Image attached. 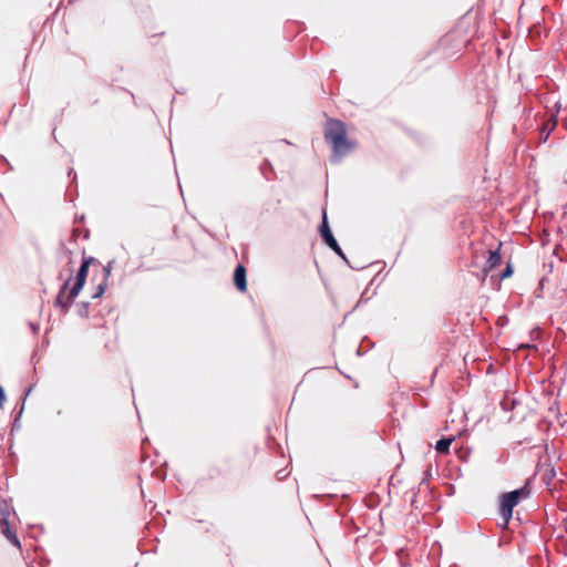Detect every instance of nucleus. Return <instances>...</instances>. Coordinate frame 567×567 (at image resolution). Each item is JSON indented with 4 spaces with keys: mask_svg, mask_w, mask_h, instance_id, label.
<instances>
[{
    "mask_svg": "<svg viewBox=\"0 0 567 567\" xmlns=\"http://www.w3.org/2000/svg\"><path fill=\"white\" fill-rule=\"evenodd\" d=\"M4 400H6V394H4L2 386H0V409L3 406Z\"/></svg>",
    "mask_w": 567,
    "mask_h": 567,
    "instance_id": "14",
    "label": "nucleus"
},
{
    "mask_svg": "<svg viewBox=\"0 0 567 567\" xmlns=\"http://www.w3.org/2000/svg\"><path fill=\"white\" fill-rule=\"evenodd\" d=\"M113 264L114 261H109L106 266H104L103 268V271H104V281L106 282L107 278L110 277L111 275V271H112V268H113Z\"/></svg>",
    "mask_w": 567,
    "mask_h": 567,
    "instance_id": "12",
    "label": "nucleus"
},
{
    "mask_svg": "<svg viewBox=\"0 0 567 567\" xmlns=\"http://www.w3.org/2000/svg\"><path fill=\"white\" fill-rule=\"evenodd\" d=\"M30 392H31V388L28 389V391L25 392V395H28Z\"/></svg>",
    "mask_w": 567,
    "mask_h": 567,
    "instance_id": "17",
    "label": "nucleus"
},
{
    "mask_svg": "<svg viewBox=\"0 0 567 567\" xmlns=\"http://www.w3.org/2000/svg\"><path fill=\"white\" fill-rule=\"evenodd\" d=\"M557 118L556 115H551V117L543 125L540 134L544 135V142L548 138L550 132L556 127Z\"/></svg>",
    "mask_w": 567,
    "mask_h": 567,
    "instance_id": "9",
    "label": "nucleus"
},
{
    "mask_svg": "<svg viewBox=\"0 0 567 567\" xmlns=\"http://www.w3.org/2000/svg\"><path fill=\"white\" fill-rule=\"evenodd\" d=\"M319 230H320V235H321V238L324 241V244L349 265V261H348L346 255L343 254L337 239L334 238V236L331 233V229L328 224L326 210H323V213H322V223L320 225Z\"/></svg>",
    "mask_w": 567,
    "mask_h": 567,
    "instance_id": "4",
    "label": "nucleus"
},
{
    "mask_svg": "<svg viewBox=\"0 0 567 567\" xmlns=\"http://www.w3.org/2000/svg\"><path fill=\"white\" fill-rule=\"evenodd\" d=\"M64 254L68 256V267L65 271H68L69 278L60 287V290L54 301V306L59 307L63 313H66L70 310L74 299L79 296V293L81 292L85 285L90 265L95 262L99 264V261L94 257H84L76 272L75 281L73 286L69 289V285L72 279L73 272V260L71 258V250L64 249Z\"/></svg>",
    "mask_w": 567,
    "mask_h": 567,
    "instance_id": "1",
    "label": "nucleus"
},
{
    "mask_svg": "<svg viewBox=\"0 0 567 567\" xmlns=\"http://www.w3.org/2000/svg\"><path fill=\"white\" fill-rule=\"evenodd\" d=\"M530 491L528 483L523 487L505 493L501 497L499 513L505 524L509 522L513 516V508L522 501L529 497Z\"/></svg>",
    "mask_w": 567,
    "mask_h": 567,
    "instance_id": "3",
    "label": "nucleus"
},
{
    "mask_svg": "<svg viewBox=\"0 0 567 567\" xmlns=\"http://www.w3.org/2000/svg\"><path fill=\"white\" fill-rule=\"evenodd\" d=\"M512 274H513L512 266L507 265V267L505 268V270L502 274V278L504 279V278L511 277Z\"/></svg>",
    "mask_w": 567,
    "mask_h": 567,
    "instance_id": "13",
    "label": "nucleus"
},
{
    "mask_svg": "<svg viewBox=\"0 0 567 567\" xmlns=\"http://www.w3.org/2000/svg\"><path fill=\"white\" fill-rule=\"evenodd\" d=\"M324 138L332 145V163H339L352 148L353 144L347 138L344 124L339 120H330L324 130Z\"/></svg>",
    "mask_w": 567,
    "mask_h": 567,
    "instance_id": "2",
    "label": "nucleus"
},
{
    "mask_svg": "<svg viewBox=\"0 0 567 567\" xmlns=\"http://www.w3.org/2000/svg\"><path fill=\"white\" fill-rule=\"evenodd\" d=\"M105 288H106V282L105 281L101 282L96 287V291L93 293L92 298H94V299L100 298L104 293Z\"/></svg>",
    "mask_w": 567,
    "mask_h": 567,
    "instance_id": "11",
    "label": "nucleus"
},
{
    "mask_svg": "<svg viewBox=\"0 0 567 567\" xmlns=\"http://www.w3.org/2000/svg\"><path fill=\"white\" fill-rule=\"evenodd\" d=\"M234 284L240 292H245L247 290L246 268L240 264L235 268Z\"/></svg>",
    "mask_w": 567,
    "mask_h": 567,
    "instance_id": "6",
    "label": "nucleus"
},
{
    "mask_svg": "<svg viewBox=\"0 0 567 567\" xmlns=\"http://www.w3.org/2000/svg\"><path fill=\"white\" fill-rule=\"evenodd\" d=\"M76 236V229H73V237Z\"/></svg>",
    "mask_w": 567,
    "mask_h": 567,
    "instance_id": "16",
    "label": "nucleus"
},
{
    "mask_svg": "<svg viewBox=\"0 0 567 567\" xmlns=\"http://www.w3.org/2000/svg\"><path fill=\"white\" fill-rule=\"evenodd\" d=\"M76 313L82 318H87L90 313V303L80 302L76 305Z\"/></svg>",
    "mask_w": 567,
    "mask_h": 567,
    "instance_id": "10",
    "label": "nucleus"
},
{
    "mask_svg": "<svg viewBox=\"0 0 567 567\" xmlns=\"http://www.w3.org/2000/svg\"><path fill=\"white\" fill-rule=\"evenodd\" d=\"M0 514L2 515L0 519V527L1 533L7 537V539L14 546H20V542L16 535L14 532H12L10 524H9V513L1 511Z\"/></svg>",
    "mask_w": 567,
    "mask_h": 567,
    "instance_id": "5",
    "label": "nucleus"
},
{
    "mask_svg": "<svg viewBox=\"0 0 567 567\" xmlns=\"http://www.w3.org/2000/svg\"><path fill=\"white\" fill-rule=\"evenodd\" d=\"M501 261H502V258H501L499 250L498 249L489 250V256L487 258L486 265L483 270L487 274L488 271H491L492 269L497 267L501 264Z\"/></svg>",
    "mask_w": 567,
    "mask_h": 567,
    "instance_id": "7",
    "label": "nucleus"
},
{
    "mask_svg": "<svg viewBox=\"0 0 567 567\" xmlns=\"http://www.w3.org/2000/svg\"><path fill=\"white\" fill-rule=\"evenodd\" d=\"M22 410H23V406H22V408H21V410L19 411V413H18V415H17V417H16L14 422H17V421H18V417L22 414Z\"/></svg>",
    "mask_w": 567,
    "mask_h": 567,
    "instance_id": "15",
    "label": "nucleus"
},
{
    "mask_svg": "<svg viewBox=\"0 0 567 567\" xmlns=\"http://www.w3.org/2000/svg\"><path fill=\"white\" fill-rule=\"evenodd\" d=\"M454 437H443L436 442L435 450L440 454H447Z\"/></svg>",
    "mask_w": 567,
    "mask_h": 567,
    "instance_id": "8",
    "label": "nucleus"
}]
</instances>
